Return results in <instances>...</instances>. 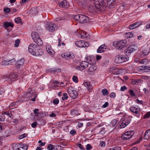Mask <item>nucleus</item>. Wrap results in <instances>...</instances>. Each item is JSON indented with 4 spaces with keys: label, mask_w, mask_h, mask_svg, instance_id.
Returning <instances> with one entry per match:
<instances>
[{
    "label": "nucleus",
    "mask_w": 150,
    "mask_h": 150,
    "mask_svg": "<svg viewBox=\"0 0 150 150\" xmlns=\"http://www.w3.org/2000/svg\"><path fill=\"white\" fill-rule=\"evenodd\" d=\"M4 10L5 12L8 13L11 11V9L8 8H5L4 9Z\"/></svg>",
    "instance_id": "obj_49"
},
{
    "label": "nucleus",
    "mask_w": 150,
    "mask_h": 150,
    "mask_svg": "<svg viewBox=\"0 0 150 150\" xmlns=\"http://www.w3.org/2000/svg\"><path fill=\"white\" fill-rule=\"evenodd\" d=\"M130 110L133 113L136 114L137 117L140 115V108L138 106H132L130 107Z\"/></svg>",
    "instance_id": "obj_8"
},
{
    "label": "nucleus",
    "mask_w": 150,
    "mask_h": 150,
    "mask_svg": "<svg viewBox=\"0 0 150 150\" xmlns=\"http://www.w3.org/2000/svg\"><path fill=\"white\" fill-rule=\"evenodd\" d=\"M130 94L132 96H136L135 92L132 90H130L129 91Z\"/></svg>",
    "instance_id": "obj_45"
},
{
    "label": "nucleus",
    "mask_w": 150,
    "mask_h": 150,
    "mask_svg": "<svg viewBox=\"0 0 150 150\" xmlns=\"http://www.w3.org/2000/svg\"><path fill=\"white\" fill-rule=\"evenodd\" d=\"M91 59L90 57H88L87 58V61L88 62L85 61H83L80 64L79 66H76L75 67V69L79 70H82L83 69H85L88 67V63L92 62V60H89Z\"/></svg>",
    "instance_id": "obj_2"
},
{
    "label": "nucleus",
    "mask_w": 150,
    "mask_h": 150,
    "mask_svg": "<svg viewBox=\"0 0 150 150\" xmlns=\"http://www.w3.org/2000/svg\"><path fill=\"white\" fill-rule=\"evenodd\" d=\"M75 56V54L74 53L71 52H69V59H73Z\"/></svg>",
    "instance_id": "obj_37"
},
{
    "label": "nucleus",
    "mask_w": 150,
    "mask_h": 150,
    "mask_svg": "<svg viewBox=\"0 0 150 150\" xmlns=\"http://www.w3.org/2000/svg\"><path fill=\"white\" fill-rule=\"evenodd\" d=\"M15 22L17 23H20L21 21V19L20 18L18 17L16 18L15 19Z\"/></svg>",
    "instance_id": "obj_47"
},
{
    "label": "nucleus",
    "mask_w": 150,
    "mask_h": 150,
    "mask_svg": "<svg viewBox=\"0 0 150 150\" xmlns=\"http://www.w3.org/2000/svg\"><path fill=\"white\" fill-rule=\"evenodd\" d=\"M67 92L69 95L74 99L76 98L77 97L78 93L76 91L68 89L67 90Z\"/></svg>",
    "instance_id": "obj_12"
},
{
    "label": "nucleus",
    "mask_w": 150,
    "mask_h": 150,
    "mask_svg": "<svg viewBox=\"0 0 150 150\" xmlns=\"http://www.w3.org/2000/svg\"><path fill=\"white\" fill-rule=\"evenodd\" d=\"M115 1V0H107V4H111Z\"/></svg>",
    "instance_id": "obj_60"
},
{
    "label": "nucleus",
    "mask_w": 150,
    "mask_h": 150,
    "mask_svg": "<svg viewBox=\"0 0 150 150\" xmlns=\"http://www.w3.org/2000/svg\"><path fill=\"white\" fill-rule=\"evenodd\" d=\"M69 6V4L66 0L62 1L59 4V6L61 7L67 8Z\"/></svg>",
    "instance_id": "obj_16"
},
{
    "label": "nucleus",
    "mask_w": 150,
    "mask_h": 150,
    "mask_svg": "<svg viewBox=\"0 0 150 150\" xmlns=\"http://www.w3.org/2000/svg\"><path fill=\"white\" fill-rule=\"evenodd\" d=\"M59 100L57 98L54 99L53 100V103L54 105H57L59 103Z\"/></svg>",
    "instance_id": "obj_48"
},
{
    "label": "nucleus",
    "mask_w": 150,
    "mask_h": 150,
    "mask_svg": "<svg viewBox=\"0 0 150 150\" xmlns=\"http://www.w3.org/2000/svg\"><path fill=\"white\" fill-rule=\"evenodd\" d=\"M92 148V147L91 146V145L89 144H88L87 145L86 147V149L87 150H90Z\"/></svg>",
    "instance_id": "obj_53"
},
{
    "label": "nucleus",
    "mask_w": 150,
    "mask_h": 150,
    "mask_svg": "<svg viewBox=\"0 0 150 150\" xmlns=\"http://www.w3.org/2000/svg\"><path fill=\"white\" fill-rule=\"evenodd\" d=\"M14 150H24L23 147H21L19 145H15L13 147Z\"/></svg>",
    "instance_id": "obj_30"
},
{
    "label": "nucleus",
    "mask_w": 150,
    "mask_h": 150,
    "mask_svg": "<svg viewBox=\"0 0 150 150\" xmlns=\"http://www.w3.org/2000/svg\"><path fill=\"white\" fill-rule=\"evenodd\" d=\"M17 77V74L15 73L11 74L9 76H3L2 77L3 79L9 82L11 81H14Z\"/></svg>",
    "instance_id": "obj_4"
},
{
    "label": "nucleus",
    "mask_w": 150,
    "mask_h": 150,
    "mask_svg": "<svg viewBox=\"0 0 150 150\" xmlns=\"http://www.w3.org/2000/svg\"><path fill=\"white\" fill-rule=\"evenodd\" d=\"M146 67V66L143 65L138 67L137 68V69L139 71H142V70H144V68Z\"/></svg>",
    "instance_id": "obj_32"
},
{
    "label": "nucleus",
    "mask_w": 150,
    "mask_h": 150,
    "mask_svg": "<svg viewBox=\"0 0 150 150\" xmlns=\"http://www.w3.org/2000/svg\"><path fill=\"white\" fill-rule=\"evenodd\" d=\"M4 26L5 27L8 28L9 27H13V25L11 23L8 22H5L4 23Z\"/></svg>",
    "instance_id": "obj_35"
},
{
    "label": "nucleus",
    "mask_w": 150,
    "mask_h": 150,
    "mask_svg": "<svg viewBox=\"0 0 150 150\" xmlns=\"http://www.w3.org/2000/svg\"><path fill=\"white\" fill-rule=\"evenodd\" d=\"M72 79L76 83H77L78 82V79L77 76H73L72 78Z\"/></svg>",
    "instance_id": "obj_52"
},
{
    "label": "nucleus",
    "mask_w": 150,
    "mask_h": 150,
    "mask_svg": "<svg viewBox=\"0 0 150 150\" xmlns=\"http://www.w3.org/2000/svg\"><path fill=\"white\" fill-rule=\"evenodd\" d=\"M97 69L96 67L93 65L89 67L88 70L90 72H92L96 70Z\"/></svg>",
    "instance_id": "obj_29"
},
{
    "label": "nucleus",
    "mask_w": 150,
    "mask_h": 150,
    "mask_svg": "<svg viewBox=\"0 0 150 150\" xmlns=\"http://www.w3.org/2000/svg\"><path fill=\"white\" fill-rule=\"evenodd\" d=\"M76 131L72 130L70 132V134L72 135H74L76 133Z\"/></svg>",
    "instance_id": "obj_62"
},
{
    "label": "nucleus",
    "mask_w": 150,
    "mask_h": 150,
    "mask_svg": "<svg viewBox=\"0 0 150 150\" xmlns=\"http://www.w3.org/2000/svg\"><path fill=\"white\" fill-rule=\"evenodd\" d=\"M84 85L89 91L91 90L92 89V86L89 82L84 83Z\"/></svg>",
    "instance_id": "obj_26"
},
{
    "label": "nucleus",
    "mask_w": 150,
    "mask_h": 150,
    "mask_svg": "<svg viewBox=\"0 0 150 150\" xmlns=\"http://www.w3.org/2000/svg\"><path fill=\"white\" fill-rule=\"evenodd\" d=\"M52 70L54 72H57V73H58V72H60L61 71V70L60 69L56 68H53Z\"/></svg>",
    "instance_id": "obj_50"
},
{
    "label": "nucleus",
    "mask_w": 150,
    "mask_h": 150,
    "mask_svg": "<svg viewBox=\"0 0 150 150\" xmlns=\"http://www.w3.org/2000/svg\"><path fill=\"white\" fill-rule=\"evenodd\" d=\"M26 136V134L25 133H24L20 135L19 137V138L20 139H22L23 138L25 137Z\"/></svg>",
    "instance_id": "obj_56"
},
{
    "label": "nucleus",
    "mask_w": 150,
    "mask_h": 150,
    "mask_svg": "<svg viewBox=\"0 0 150 150\" xmlns=\"http://www.w3.org/2000/svg\"><path fill=\"white\" fill-rule=\"evenodd\" d=\"M23 149L24 150H27V149H28V145L26 144H23Z\"/></svg>",
    "instance_id": "obj_64"
},
{
    "label": "nucleus",
    "mask_w": 150,
    "mask_h": 150,
    "mask_svg": "<svg viewBox=\"0 0 150 150\" xmlns=\"http://www.w3.org/2000/svg\"><path fill=\"white\" fill-rule=\"evenodd\" d=\"M57 27L56 24L52 23H49L46 25L47 29L49 31L53 32L57 29Z\"/></svg>",
    "instance_id": "obj_9"
},
{
    "label": "nucleus",
    "mask_w": 150,
    "mask_h": 150,
    "mask_svg": "<svg viewBox=\"0 0 150 150\" xmlns=\"http://www.w3.org/2000/svg\"><path fill=\"white\" fill-rule=\"evenodd\" d=\"M5 118L4 114H2L0 115V120L1 121L3 122L4 121Z\"/></svg>",
    "instance_id": "obj_42"
},
{
    "label": "nucleus",
    "mask_w": 150,
    "mask_h": 150,
    "mask_svg": "<svg viewBox=\"0 0 150 150\" xmlns=\"http://www.w3.org/2000/svg\"><path fill=\"white\" fill-rule=\"evenodd\" d=\"M62 57L67 59H69V52H66L63 53L62 54Z\"/></svg>",
    "instance_id": "obj_31"
},
{
    "label": "nucleus",
    "mask_w": 150,
    "mask_h": 150,
    "mask_svg": "<svg viewBox=\"0 0 150 150\" xmlns=\"http://www.w3.org/2000/svg\"><path fill=\"white\" fill-rule=\"evenodd\" d=\"M108 150H121V148L119 146H115L109 149Z\"/></svg>",
    "instance_id": "obj_41"
},
{
    "label": "nucleus",
    "mask_w": 150,
    "mask_h": 150,
    "mask_svg": "<svg viewBox=\"0 0 150 150\" xmlns=\"http://www.w3.org/2000/svg\"><path fill=\"white\" fill-rule=\"evenodd\" d=\"M37 125V122H35L34 123L32 124L31 126L33 128H35Z\"/></svg>",
    "instance_id": "obj_61"
},
{
    "label": "nucleus",
    "mask_w": 150,
    "mask_h": 150,
    "mask_svg": "<svg viewBox=\"0 0 150 150\" xmlns=\"http://www.w3.org/2000/svg\"><path fill=\"white\" fill-rule=\"evenodd\" d=\"M77 146L79 147L80 149H81L84 150L85 149L83 147V146L81 145V144H77L76 145Z\"/></svg>",
    "instance_id": "obj_54"
},
{
    "label": "nucleus",
    "mask_w": 150,
    "mask_h": 150,
    "mask_svg": "<svg viewBox=\"0 0 150 150\" xmlns=\"http://www.w3.org/2000/svg\"><path fill=\"white\" fill-rule=\"evenodd\" d=\"M8 64H10L9 63H8V61L4 60L3 61L1 62V65H4V66H6L8 65Z\"/></svg>",
    "instance_id": "obj_46"
},
{
    "label": "nucleus",
    "mask_w": 150,
    "mask_h": 150,
    "mask_svg": "<svg viewBox=\"0 0 150 150\" xmlns=\"http://www.w3.org/2000/svg\"><path fill=\"white\" fill-rule=\"evenodd\" d=\"M105 145V144L104 142L103 141H101L100 142V143L99 145L101 147L104 146Z\"/></svg>",
    "instance_id": "obj_63"
},
{
    "label": "nucleus",
    "mask_w": 150,
    "mask_h": 150,
    "mask_svg": "<svg viewBox=\"0 0 150 150\" xmlns=\"http://www.w3.org/2000/svg\"><path fill=\"white\" fill-rule=\"evenodd\" d=\"M125 70L124 69H118L115 67L111 68L109 71L110 73L118 75L123 73Z\"/></svg>",
    "instance_id": "obj_5"
},
{
    "label": "nucleus",
    "mask_w": 150,
    "mask_h": 150,
    "mask_svg": "<svg viewBox=\"0 0 150 150\" xmlns=\"http://www.w3.org/2000/svg\"><path fill=\"white\" fill-rule=\"evenodd\" d=\"M31 37L34 41L35 40H36L37 39H38L40 37L38 33L34 32H32V33Z\"/></svg>",
    "instance_id": "obj_21"
},
{
    "label": "nucleus",
    "mask_w": 150,
    "mask_h": 150,
    "mask_svg": "<svg viewBox=\"0 0 150 150\" xmlns=\"http://www.w3.org/2000/svg\"><path fill=\"white\" fill-rule=\"evenodd\" d=\"M130 122V120L129 118H126L122 121V122L120 125L121 128H123L128 125Z\"/></svg>",
    "instance_id": "obj_10"
},
{
    "label": "nucleus",
    "mask_w": 150,
    "mask_h": 150,
    "mask_svg": "<svg viewBox=\"0 0 150 150\" xmlns=\"http://www.w3.org/2000/svg\"><path fill=\"white\" fill-rule=\"evenodd\" d=\"M20 40L19 39H17L15 41V43L14 44V46L15 47H18L19 46L20 43Z\"/></svg>",
    "instance_id": "obj_44"
},
{
    "label": "nucleus",
    "mask_w": 150,
    "mask_h": 150,
    "mask_svg": "<svg viewBox=\"0 0 150 150\" xmlns=\"http://www.w3.org/2000/svg\"><path fill=\"white\" fill-rule=\"evenodd\" d=\"M88 34L86 32L82 31L81 33V34L80 35L79 37L83 38H87L88 37Z\"/></svg>",
    "instance_id": "obj_27"
},
{
    "label": "nucleus",
    "mask_w": 150,
    "mask_h": 150,
    "mask_svg": "<svg viewBox=\"0 0 150 150\" xmlns=\"http://www.w3.org/2000/svg\"><path fill=\"white\" fill-rule=\"evenodd\" d=\"M126 43V41L121 40L114 41L113 43V45L116 49L121 50L125 46Z\"/></svg>",
    "instance_id": "obj_3"
},
{
    "label": "nucleus",
    "mask_w": 150,
    "mask_h": 150,
    "mask_svg": "<svg viewBox=\"0 0 150 150\" xmlns=\"http://www.w3.org/2000/svg\"><path fill=\"white\" fill-rule=\"evenodd\" d=\"M38 46L37 45L34 44H31L28 46V50L29 52L33 55L37 49Z\"/></svg>",
    "instance_id": "obj_11"
},
{
    "label": "nucleus",
    "mask_w": 150,
    "mask_h": 150,
    "mask_svg": "<svg viewBox=\"0 0 150 150\" xmlns=\"http://www.w3.org/2000/svg\"><path fill=\"white\" fill-rule=\"evenodd\" d=\"M46 49L47 52L50 54L53 55L54 54V51L50 46L47 45L46 46Z\"/></svg>",
    "instance_id": "obj_19"
},
{
    "label": "nucleus",
    "mask_w": 150,
    "mask_h": 150,
    "mask_svg": "<svg viewBox=\"0 0 150 150\" xmlns=\"http://www.w3.org/2000/svg\"><path fill=\"white\" fill-rule=\"evenodd\" d=\"M43 54V52H42V50L40 49V47L38 46L37 49L33 55L35 56H38L42 55Z\"/></svg>",
    "instance_id": "obj_15"
},
{
    "label": "nucleus",
    "mask_w": 150,
    "mask_h": 150,
    "mask_svg": "<svg viewBox=\"0 0 150 150\" xmlns=\"http://www.w3.org/2000/svg\"><path fill=\"white\" fill-rule=\"evenodd\" d=\"M120 56H121V60H122L121 63L126 62L128 60L129 57L127 56L128 55H126V56H125L122 55H120Z\"/></svg>",
    "instance_id": "obj_28"
},
{
    "label": "nucleus",
    "mask_w": 150,
    "mask_h": 150,
    "mask_svg": "<svg viewBox=\"0 0 150 150\" xmlns=\"http://www.w3.org/2000/svg\"><path fill=\"white\" fill-rule=\"evenodd\" d=\"M74 18V20L81 23H87L89 20L87 16L82 14L75 15Z\"/></svg>",
    "instance_id": "obj_1"
},
{
    "label": "nucleus",
    "mask_w": 150,
    "mask_h": 150,
    "mask_svg": "<svg viewBox=\"0 0 150 150\" xmlns=\"http://www.w3.org/2000/svg\"><path fill=\"white\" fill-rule=\"evenodd\" d=\"M150 48L148 47H145L142 51V54L145 56L148 55L149 53Z\"/></svg>",
    "instance_id": "obj_20"
},
{
    "label": "nucleus",
    "mask_w": 150,
    "mask_h": 150,
    "mask_svg": "<svg viewBox=\"0 0 150 150\" xmlns=\"http://www.w3.org/2000/svg\"><path fill=\"white\" fill-rule=\"evenodd\" d=\"M95 7L97 9H100L101 8L105 5V3H104L103 0H95Z\"/></svg>",
    "instance_id": "obj_7"
},
{
    "label": "nucleus",
    "mask_w": 150,
    "mask_h": 150,
    "mask_svg": "<svg viewBox=\"0 0 150 150\" xmlns=\"http://www.w3.org/2000/svg\"><path fill=\"white\" fill-rule=\"evenodd\" d=\"M117 121L116 119L113 120L111 122L110 126L112 127H115L117 124Z\"/></svg>",
    "instance_id": "obj_33"
},
{
    "label": "nucleus",
    "mask_w": 150,
    "mask_h": 150,
    "mask_svg": "<svg viewBox=\"0 0 150 150\" xmlns=\"http://www.w3.org/2000/svg\"><path fill=\"white\" fill-rule=\"evenodd\" d=\"M127 37L128 38H131L133 36V34L132 33H127Z\"/></svg>",
    "instance_id": "obj_58"
},
{
    "label": "nucleus",
    "mask_w": 150,
    "mask_h": 150,
    "mask_svg": "<svg viewBox=\"0 0 150 150\" xmlns=\"http://www.w3.org/2000/svg\"><path fill=\"white\" fill-rule=\"evenodd\" d=\"M142 24V22L140 21L137 22L130 25L129 27V28L130 29H133L141 25Z\"/></svg>",
    "instance_id": "obj_17"
},
{
    "label": "nucleus",
    "mask_w": 150,
    "mask_h": 150,
    "mask_svg": "<svg viewBox=\"0 0 150 150\" xmlns=\"http://www.w3.org/2000/svg\"><path fill=\"white\" fill-rule=\"evenodd\" d=\"M150 116V112H148L146 113L144 116V118H147Z\"/></svg>",
    "instance_id": "obj_55"
},
{
    "label": "nucleus",
    "mask_w": 150,
    "mask_h": 150,
    "mask_svg": "<svg viewBox=\"0 0 150 150\" xmlns=\"http://www.w3.org/2000/svg\"><path fill=\"white\" fill-rule=\"evenodd\" d=\"M148 62V60L147 59H143L141 61H139V63L142 64H146Z\"/></svg>",
    "instance_id": "obj_40"
},
{
    "label": "nucleus",
    "mask_w": 150,
    "mask_h": 150,
    "mask_svg": "<svg viewBox=\"0 0 150 150\" xmlns=\"http://www.w3.org/2000/svg\"><path fill=\"white\" fill-rule=\"evenodd\" d=\"M121 56L120 55H117L115 59V62L116 63H121L122 60H121Z\"/></svg>",
    "instance_id": "obj_24"
},
{
    "label": "nucleus",
    "mask_w": 150,
    "mask_h": 150,
    "mask_svg": "<svg viewBox=\"0 0 150 150\" xmlns=\"http://www.w3.org/2000/svg\"><path fill=\"white\" fill-rule=\"evenodd\" d=\"M75 44L76 46L80 47H85L88 46V43L84 41H77Z\"/></svg>",
    "instance_id": "obj_13"
},
{
    "label": "nucleus",
    "mask_w": 150,
    "mask_h": 150,
    "mask_svg": "<svg viewBox=\"0 0 150 150\" xmlns=\"http://www.w3.org/2000/svg\"><path fill=\"white\" fill-rule=\"evenodd\" d=\"M24 60L23 59H22L18 60L16 65V67L19 68L24 63Z\"/></svg>",
    "instance_id": "obj_22"
},
{
    "label": "nucleus",
    "mask_w": 150,
    "mask_h": 150,
    "mask_svg": "<svg viewBox=\"0 0 150 150\" xmlns=\"http://www.w3.org/2000/svg\"><path fill=\"white\" fill-rule=\"evenodd\" d=\"M135 49L132 46L129 47L125 51V54L126 55H129L130 54L135 51Z\"/></svg>",
    "instance_id": "obj_14"
},
{
    "label": "nucleus",
    "mask_w": 150,
    "mask_h": 150,
    "mask_svg": "<svg viewBox=\"0 0 150 150\" xmlns=\"http://www.w3.org/2000/svg\"><path fill=\"white\" fill-rule=\"evenodd\" d=\"M54 148V146L52 144H49L47 146V149L48 150H53Z\"/></svg>",
    "instance_id": "obj_39"
},
{
    "label": "nucleus",
    "mask_w": 150,
    "mask_h": 150,
    "mask_svg": "<svg viewBox=\"0 0 150 150\" xmlns=\"http://www.w3.org/2000/svg\"><path fill=\"white\" fill-rule=\"evenodd\" d=\"M134 132L133 131H128L121 136V138L123 140H128L130 139L134 135Z\"/></svg>",
    "instance_id": "obj_6"
},
{
    "label": "nucleus",
    "mask_w": 150,
    "mask_h": 150,
    "mask_svg": "<svg viewBox=\"0 0 150 150\" xmlns=\"http://www.w3.org/2000/svg\"><path fill=\"white\" fill-rule=\"evenodd\" d=\"M110 96L111 98H113L115 97V94L114 93L112 92L110 94Z\"/></svg>",
    "instance_id": "obj_59"
},
{
    "label": "nucleus",
    "mask_w": 150,
    "mask_h": 150,
    "mask_svg": "<svg viewBox=\"0 0 150 150\" xmlns=\"http://www.w3.org/2000/svg\"><path fill=\"white\" fill-rule=\"evenodd\" d=\"M101 92L102 94L104 96H107L108 95V91L106 89H102Z\"/></svg>",
    "instance_id": "obj_36"
},
{
    "label": "nucleus",
    "mask_w": 150,
    "mask_h": 150,
    "mask_svg": "<svg viewBox=\"0 0 150 150\" xmlns=\"http://www.w3.org/2000/svg\"><path fill=\"white\" fill-rule=\"evenodd\" d=\"M107 46L105 44L101 45L98 48L97 50L98 53H101L104 52V50L106 49Z\"/></svg>",
    "instance_id": "obj_18"
},
{
    "label": "nucleus",
    "mask_w": 150,
    "mask_h": 150,
    "mask_svg": "<svg viewBox=\"0 0 150 150\" xmlns=\"http://www.w3.org/2000/svg\"><path fill=\"white\" fill-rule=\"evenodd\" d=\"M15 60L14 59H12L11 60H10L8 61V63H9L10 64H8V65L11 64L15 63Z\"/></svg>",
    "instance_id": "obj_51"
},
{
    "label": "nucleus",
    "mask_w": 150,
    "mask_h": 150,
    "mask_svg": "<svg viewBox=\"0 0 150 150\" xmlns=\"http://www.w3.org/2000/svg\"><path fill=\"white\" fill-rule=\"evenodd\" d=\"M68 98L67 94L66 93H64L63 94V96L62 97V99L63 100H67Z\"/></svg>",
    "instance_id": "obj_43"
},
{
    "label": "nucleus",
    "mask_w": 150,
    "mask_h": 150,
    "mask_svg": "<svg viewBox=\"0 0 150 150\" xmlns=\"http://www.w3.org/2000/svg\"><path fill=\"white\" fill-rule=\"evenodd\" d=\"M37 9L36 8H34L30 10V13L34 14L37 13Z\"/></svg>",
    "instance_id": "obj_34"
},
{
    "label": "nucleus",
    "mask_w": 150,
    "mask_h": 150,
    "mask_svg": "<svg viewBox=\"0 0 150 150\" xmlns=\"http://www.w3.org/2000/svg\"><path fill=\"white\" fill-rule=\"evenodd\" d=\"M34 42L39 46H42L43 44V42L41 38L39 37L36 40H35Z\"/></svg>",
    "instance_id": "obj_25"
},
{
    "label": "nucleus",
    "mask_w": 150,
    "mask_h": 150,
    "mask_svg": "<svg viewBox=\"0 0 150 150\" xmlns=\"http://www.w3.org/2000/svg\"><path fill=\"white\" fill-rule=\"evenodd\" d=\"M145 72H149L150 71V67H147L146 66V67L144 68Z\"/></svg>",
    "instance_id": "obj_57"
},
{
    "label": "nucleus",
    "mask_w": 150,
    "mask_h": 150,
    "mask_svg": "<svg viewBox=\"0 0 150 150\" xmlns=\"http://www.w3.org/2000/svg\"><path fill=\"white\" fill-rule=\"evenodd\" d=\"M65 20V18L64 17H59L54 19L55 21L57 22L59 21H64Z\"/></svg>",
    "instance_id": "obj_38"
},
{
    "label": "nucleus",
    "mask_w": 150,
    "mask_h": 150,
    "mask_svg": "<svg viewBox=\"0 0 150 150\" xmlns=\"http://www.w3.org/2000/svg\"><path fill=\"white\" fill-rule=\"evenodd\" d=\"M144 138L145 139H148L150 138V129L146 131L144 136Z\"/></svg>",
    "instance_id": "obj_23"
}]
</instances>
